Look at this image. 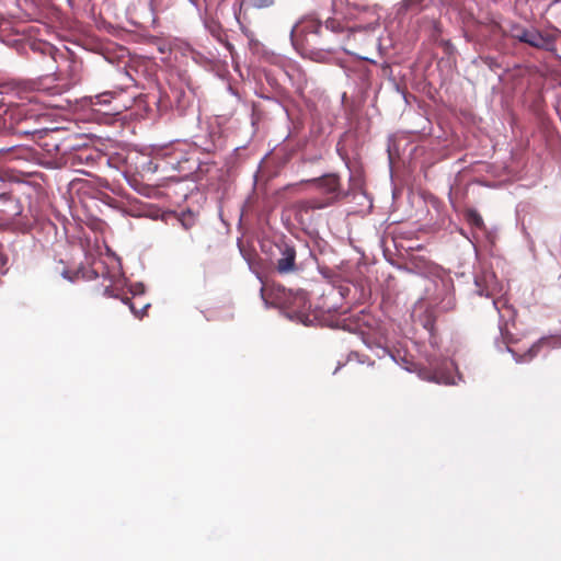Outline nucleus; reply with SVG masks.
I'll return each instance as SVG.
<instances>
[{"mask_svg": "<svg viewBox=\"0 0 561 561\" xmlns=\"http://www.w3.org/2000/svg\"><path fill=\"white\" fill-rule=\"evenodd\" d=\"M324 27L327 30H331L332 32H335V33H339V32H341L343 30L341 24L337 21L333 20V19H328L325 21Z\"/></svg>", "mask_w": 561, "mask_h": 561, "instance_id": "f3484780", "label": "nucleus"}, {"mask_svg": "<svg viewBox=\"0 0 561 561\" xmlns=\"http://www.w3.org/2000/svg\"><path fill=\"white\" fill-rule=\"evenodd\" d=\"M38 90V94H36L35 96L32 98V100H35V101H39V99L42 98V95L44 93H51L54 94L55 93V88H45V89H37Z\"/></svg>", "mask_w": 561, "mask_h": 561, "instance_id": "6ab92c4d", "label": "nucleus"}, {"mask_svg": "<svg viewBox=\"0 0 561 561\" xmlns=\"http://www.w3.org/2000/svg\"><path fill=\"white\" fill-rule=\"evenodd\" d=\"M305 182L312 184L322 196L297 202L296 209L300 215L330 207L347 196V193L342 191L341 179L336 173H328Z\"/></svg>", "mask_w": 561, "mask_h": 561, "instance_id": "f03ea898", "label": "nucleus"}, {"mask_svg": "<svg viewBox=\"0 0 561 561\" xmlns=\"http://www.w3.org/2000/svg\"><path fill=\"white\" fill-rule=\"evenodd\" d=\"M203 149H204L205 151H207V152H210V151H213V150H215V149H216V145L213 142V144H210V145H208V146L203 147Z\"/></svg>", "mask_w": 561, "mask_h": 561, "instance_id": "412c9836", "label": "nucleus"}, {"mask_svg": "<svg viewBox=\"0 0 561 561\" xmlns=\"http://www.w3.org/2000/svg\"><path fill=\"white\" fill-rule=\"evenodd\" d=\"M476 284H477V286H479V278L478 277L476 278Z\"/></svg>", "mask_w": 561, "mask_h": 561, "instance_id": "b1692460", "label": "nucleus"}, {"mask_svg": "<svg viewBox=\"0 0 561 561\" xmlns=\"http://www.w3.org/2000/svg\"><path fill=\"white\" fill-rule=\"evenodd\" d=\"M410 264L417 271L424 272L428 268L430 262L423 256H411Z\"/></svg>", "mask_w": 561, "mask_h": 561, "instance_id": "ddd939ff", "label": "nucleus"}, {"mask_svg": "<svg viewBox=\"0 0 561 561\" xmlns=\"http://www.w3.org/2000/svg\"><path fill=\"white\" fill-rule=\"evenodd\" d=\"M310 307L308 294L305 290H290L285 295L284 308L291 319L304 321V319L308 318Z\"/></svg>", "mask_w": 561, "mask_h": 561, "instance_id": "423d86ee", "label": "nucleus"}, {"mask_svg": "<svg viewBox=\"0 0 561 561\" xmlns=\"http://www.w3.org/2000/svg\"><path fill=\"white\" fill-rule=\"evenodd\" d=\"M22 206L18 198L10 193H0V216L7 220H14L22 214Z\"/></svg>", "mask_w": 561, "mask_h": 561, "instance_id": "0eeeda50", "label": "nucleus"}, {"mask_svg": "<svg viewBox=\"0 0 561 561\" xmlns=\"http://www.w3.org/2000/svg\"><path fill=\"white\" fill-rule=\"evenodd\" d=\"M434 3V0H402L400 2V11L403 12H420L431 4Z\"/></svg>", "mask_w": 561, "mask_h": 561, "instance_id": "9d476101", "label": "nucleus"}, {"mask_svg": "<svg viewBox=\"0 0 561 561\" xmlns=\"http://www.w3.org/2000/svg\"><path fill=\"white\" fill-rule=\"evenodd\" d=\"M2 102H3V96H2V93L0 92V106L2 105Z\"/></svg>", "mask_w": 561, "mask_h": 561, "instance_id": "5701e85b", "label": "nucleus"}, {"mask_svg": "<svg viewBox=\"0 0 561 561\" xmlns=\"http://www.w3.org/2000/svg\"><path fill=\"white\" fill-rule=\"evenodd\" d=\"M264 293H265V289H264V287H262V288H261V296H262V298L265 300Z\"/></svg>", "mask_w": 561, "mask_h": 561, "instance_id": "4be33fe9", "label": "nucleus"}, {"mask_svg": "<svg viewBox=\"0 0 561 561\" xmlns=\"http://www.w3.org/2000/svg\"><path fill=\"white\" fill-rule=\"evenodd\" d=\"M467 222L478 229L484 228V221L481 215L476 209H467L465 213Z\"/></svg>", "mask_w": 561, "mask_h": 561, "instance_id": "f8f14e48", "label": "nucleus"}, {"mask_svg": "<svg viewBox=\"0 0 561 561\" xmlns=\"http://www.w3.org/2000/svg\"><path fill=\"white\" fill-rule=\"evenodd\" d=\"M323 25L319 20L316 19H304L297 23L290 33L293 45L297 49H301L302 54L307 53L309 39L308 35H321Z\"/></svg>", "mask_w": 561, "mask_h": 561, "instance_id": "20e7f679", "label": "nucleus"}, {"mask_svg": "<svg viewBox=\"0 0 561 561\" xmlns=\"http://www.w3.org/2000/svg\"><path fill=\"white\" fill-rule=\"evenodd\" d=\"M525 44L531 47L545 50H551L554 47V37L548 33H542L536 28H528Z\"/></svg>", "mask_w": 561, "mask_h": 561, "instance_id": "6e6552de", "label": "nucleus"}, {"mask_svg": "<svg viewBox=\"0 0 561 561\" xmlns=\"http://www.w3.org/2000/svg\"><path fill=\"white\" fill-rule=\"evenodd\" d=\"M196 150L186 142H175L158 149L150 161L153 171H178L184 175L194 173L198 169Z\"/></svg>", "mask_w": 561, "mask_h": 561, "instance_id": "f257e3e1", "label": "nucleus"}, {"mask_svg": "<svg viewBox=\"0 0 561 561\" xmlns=\"http://www.w3.org/2000/svg\"><path fill=\"white\" fill-rule=\"evenodd\" d=\"M111 99H112V95L108 93L98 95L95 104H110Z\"/></svg>", "mask_w": 561, "mask_h": 561, "instance_id": "a211bd4d", "label": "nucleus"}, {"mask_svg": "<svg viewBox=\"0 0 561 561\" xmlns=\"http://www.w3.org/2000/svg\"><path fill=\"white\" fill-rule=\"evenodd\" d=\"M253 8L264 9L274 4L275 0H247Z\"/></svg>", "mask_w": 561, "mask_h": 561, "instance_id": "dca6fc26", "label": "nucleus"}, {"mask_svg": "<svg viewBox=\"0 0 561 561\" xmlns=\"http://www.w3.org/2000/svg\"><path fill=\"white\" fill-rule=\"evenodd\" d=\"M528 28H525L524 26L522 25H518V24H514L512 25L511 27V36L515 39H518L519 42L524 43L525 38H526V33H527Z\"/></svg>", "mask_w": 561, "mask_h": 561, "instance_id": "4468645a", "label": "nucleus"}, {"mask_svg": "<svg viewBox=\"0 0 561 561\" xmlns=\"http://www.w3.org/2000/svg\"><path fill=\"white\" fill-rule=\"evenodd\" d=\"M27 123H28L27 118L19 122L15 127V133L19 135H24V136L41 135V138L43 139V144H44L45 135L49 134L50 131H46V130L38 129V128H32V127L27 126Z\"/></svg>", "mask_w": 561, "mask_h": 561, "instance_id": "9b49d317", "label": "nucleus"}, {"mask_svg": "<svg viewBox=\"0 0 561 561\" xmlns=\"http://www.w3.org/2000/svg\"><path fill=\"white\" fill-rule=\"evenodd\" d=\"M23 152H25L24 149H18V148L0 150V182L3 181L5 178L3 165L8 162H13L15 160L22 159Z\"/></svg>", "mask_w": 561, "mask_h": 561, "instance_id": "1a4fd4ad", "label": "nucleus"}, {"mask_svg": "<svg viewBox=\"0 0 561 561\" xmlns=\"http://www.w3.org/2000/svg\"><path fill=\"white\" fill-rule=\"evenodd\" d=\"M278 254L274 261V267L279 275H288L296 273L299 270L297 264V251L295 245L282 241L276 243Z\"/></svg>", "mask_w": 561, "mask_h": 561, "instance_id": "39448f33", "label": "nucleus"}, {"mask_svg": "<svg viewBox=\"0 0 561 561\" xmlns=\"http://www.w3.org/2000/svg\"><path fill=\"white\" fill-rule=\"evenodd\" d=\"M8 262V257L3 252V247L0 244V268H2Z\"/></svg>", "mask_w": 561, "mask_h": 561, "instance_id": "aec40b11", "label": "nucleus"}, {"mask_svg": "<svg viewBox=\"0 0 561 561\" xmlns=\"http://www.w3.org/2000/svg\"><path fill=\"white\" fill-rule=\"evenodd\" d=\"M57 136V133L45 135L44 148L50 154L60 156L72 168L94 164L98 154L91 147L78 145L76 136L70 135L61 140Z\"/></svg>", "mask_w": 561, "mask_h": 561, "instance_id": "7ed1b4c3", "label": "nucleus"}, {"mask_svg": "<svg viewBox=\"0 0 561 561\" xmlns=\"http://www.w3.org/2000/svg\"><path fill=\"white\" fill-rule=\"evenodd\" d=\"M190 1H191V2H193V3H195V2H196V0H190Z\"/></svg>", "mask_w": 561, "mask_h": 561, "instance_id": "393cba45", "label": "nucleus"}, {"mask_svg": "<svg viewBox=\"0 0 561 561\" xmlns=\"http://www.w3.org/2000/svg\"><path fill=\"white\" fill-rule=\"evenodd\" d=\"M123 301L125 304H127L131 310V312L137 317V318H142L146 313V310L148 309V307L150 306L149 304H145L141 309L137 310L135 305L130 301V299L128 297H126L125 299H123Z\"/></svg>", "mask_w": 561, "mask_h": 561, "instance_id": "2eb2a0df", "label": "nucleus"}]
</instances>
